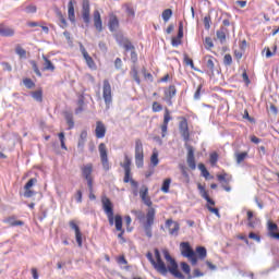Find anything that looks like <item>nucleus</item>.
<instances>
[{
	"label": "nucleus",
	"mask_w": 279,
	"mask_h": 279,
	"mask_svg": "<svg viewBox=\"0 0 279 279\" xmlns=\"http://www.w3.org/2000/svg\"><path fill=\"white\" fill-rule=\"evenodd\" d=\"M162 254L166 258V263L168 264V266L162 262V257L160 256V251L158 248H155V259L154 255L150 252L146 254V257L153 265L154 269H156L158 274H161V276H167V274H169L170 271V274L174 276V278L184 279V275H182L181 271L178 269V263L175 262V259H173V257H171L169 251L163 250Z\"/></svg>",
	"instance_id": "f257e3e1"
},
{
	"label": "nucleus",
	"mask_w": 279,
	"mask_h": 279,
	"mask_svg": "<svg viewBox=\"0 0 279 279\" xmlns=\"http://www.w3.org/2000/svg\"><path fill=\"white\" fill-rule=\"evenodd\" d=\"M101 204L102 210L109 221V226L116 227L117 232H120L118 239H120L121 243H125V238H123V234H125V229H123V217H121V215L114 216V204H112V201H110L108 196H101Z\"/></svg>",
	"instance_id": "f03ea898"
},
{
	"label": "nucleus",
	"mask_w": 279,
	"mask_h": 279,
	"mask_svg": "<svg viewBox=\"0 0 279 279\" xmlns=\"http://www.w3.org/2000/svg\"><path fill=\"white\" fill-rule=\"evenodd\" d=\"M121 167L124 169V179L123 182L128 184L130 182L131 186H134V189H138V182H136L134 179H131L132 175V159L125 155L124 156V162L121 163Z\"/></svg>",
	"instance_id": "7ed1b4c3"
},
{
	"label": "nucleus",
	"mask_w": 279,
	"mask_h": 279,
	"mask_svg": "<svg viewBox=\"0 0 279 279\" xmlns=\"http://www.w3.org/2000/svg\"><path fill=\"white\" fill-rule=\"evenodd\" d=\"M154 221H156V209L149 208L146 213V221L143 222V229L147 239H151V236H154V232L151 230Z\"/></svg>",
	"instance_id": "20e7f679"
},
{
	"label": "nucleus",
	"mask_w": 279,
	"mask_h": 279,
	"mask_svg": "<svg viewBox=\"0 0 279 279\" xmlns=\"http://www.w3.org/2000/svg\"><path fill=\"white\" fill-rule=\"evenodd\" d=\"M197 189H198L201 197H203V199L207 201V210H209V213H213L214 215H216V217H219V209L213 207V206H215V201H213V198H210V195L208 194V191L206 190V187L204 185H202V183H197Z\"/></svg>",
	"instance_id": "39448f33"
},
{
	"label": "nucleus",
	"mask_w": 279,
	"mask_h": 279,
	"mask_svg": "<svg viewBox=\"0 0 279 279\" xmlns=\"http://www.w3.org/2000/svg\"><path fill=\"white\" fill-rule=\"evenodd\" d=\"M135 165L138 169L145 165V150L143 149V141L135 140Z\"/></svg>",
	"instance_id": "423d86ee"
},
{
	"label": "nucleus",
	"mask_w": 279,
	"mask_h": 279,
	"mask_svg": "<svg viewBox=\"0 0 279 279\" xmlns=\"http://www.w3.org/2000/svg\"><path fill=\"white\" fill-rule=\"evenodd\" d=\"M102 99L107 110H110V106H112V85H110L108 78L102 82Z\"/></svg>",
	"instance_id": "0eeeda50"
},
{
	"label": "nucleus",
	"mask_w": 279,
	"mask_h": 279,
	"mask_svg": "<svg viewBox=\"0 0 279 279\" xmlns=\"http://www.w3.org/2000/svg\"><path fill=\"white\" fill-rule=\"evenodd\" d=\"M180 247L182 256L189 258L192 265H197V255L195 254V251H193V248L191 247V244L189 242H182L180 244Z\"/></svg>",
	"instance_id": "6e6552de"
},
{
	"label": "nucleus",
	"mask_w": 279,
	"mask_h": 279,
	"mask_svg": "<svg viewBox=\"0 0 279 279\" xmlns=\"http://www.w3.org/2000/svg\"><path fill=\"white\" fill-rule=\"evenodd\" d=\"M173 121V117L171 116V110L169 108L163 109V121L160 125L161 130V138H165L167 136V132L169 131V122Z\"/></svg>",
	"instance_id": "1a4fd4ad"
},
{
	"label": "nucleus",
	"mask_w": 279,
	"mask_h": 279,
	"mask_svg": "<svg viewBox=\"0 0 279 279\" xmlns=\"http://www.w3.org/2000/svg\"><path fill=\"white\" fill-rule=\"evenodd\" d=\"M82 175L87 182L89 191H93V163H87L81 167Z\"/></svg>",
	"instance_id": "9d476101"
},
{
	"label": "nucleus",
	"mask_w": 279,
	"mask_h": 279,
	"mask_svg": "<svg viewBox=\"0 0 279 279\" xmlns=\"http://www.w3.org/2000/svg\"><path fill=\"white\" fill-rule=\"evenodd\" d=\"M98 150L100 154V162L102 165V168L105 169V171H110V161L108 160V147L104 143H100L98 145Z\"/></svg>",
	"instance_id": "9b49d317"
},
{
	"label": "nucleus",
	"mask_w": 279,
	"mask_h": 279,
	"mask_svg": "<svg viewBox=\"0 0 279 279\" xmlns=\"http://www.w3.org/2000/svg\"><path fill=\"white\" fill-rule=\"evenodd\" d=\"M179 131L185 143H189L191 141V132L189 131V120L186 118L181 117L179 118Z\"/></svg>",
	"instance_id": "f8f14e48"
},
{
	"label": "nucleus",
	"mask_w": 279,
	"mask_h": 279,
	"mask_svg": "<svg viewBox=\"0 0 279 279\" xmlns=\"http://www.w3.org/2000/svg\"><path fill=\"white\" fill-rule=\"evenodd\" d=\"M185 147L187 149V166L190 167V169H192V171H195L197 169V163L195 162V148H193V146L189 144H185Z\"/></svg>",
	"instance_id": "ddd939ff"
},
{
	"label": "nucleus",
	"mask_w": 279,
	"mask_h": 279,
	"mask_svg": "<svg viewBox=\"0 0 279 279\" xmlns=\"http://www.w3.org/2000/svg\"><path fill=\"white\" fill-rule=\"evenodd\" d=\"M163 100L168 104V106H173V97L178 95V88H175V85H170L163 90Z\"/></svg>",
	"instance_id": "4468645a"
},
{
	"label": "nucleus",
	"mask_w": 279,
	"mask_h": 279,
	"mask_svg": "<svg viewBox=\"0 0 279 279\" xmlns=\"http://www.w3.org/2000/svg\"><path fill=\"white\" fill-rule=\"evenodd\" d=\"M80 49L88 69H92V71H97V63H95V60L93 59V57L88 54V51H86V48L84 47V45L81 44Z\"/></svg>",
	"instance_id": "2eb2a0df"
},
{
	"label": "nucleus",
	"mask_w": 279,
	"mask_h": 279,
	"mask_svg": "<svg viewBox=\"0 0 279 279\" xmlns=\"http://www.w3.org/2000/svg\"><path fill=\"white\" fill-rule=\"evenodd\" d=\"M140 197L145 206L151 208L154 203L151 202V197H149V187H147V185H143L140 190Z\"/></svg>",
	"instance_id": "dca6fc26"
},
{
	"label": "nucleus",
	"mask_w": 279,
	"mask_h": 279,
	"mask_svg": "<svg viewBox=\"0 0 279 279\" xmlns=\"http://www.w3.org/2000/svg\"><path fill=\"white\" fill-rule=\"evenodd\" d=\"M82 17H83L84 23H86V25H88V23H90V1H88V0H83Z\"/></svg>",
	"instance_id": "f3484780"
},
{
	"label": "nucleus",
	"mask_w": 279,
	"mask_h": 279,
	"mask_svg": "<svg viewBox=\"0 0 279 279\" xmlns=\"http://www.w3.org/2000/svg\"><path fill=\"white\" fill-rule=\"evenodd\" d=\"M121 27L119 16L114 12L109 13L108 28L110 32H117Z\"/></svg>",
	"instance_id": "a211bd4d"
},
{
	"label": "nucleus",
	"mask_w": 279,
	"mask_h": 279,
	"mask_svg": "<svg viewBox=\"0 0 279 279\" xmlns=\"http://www.w3.org/2000/svg\"><path fill=\"white\" fill-rule=\"evenodd\" d=\"M182 38H184V24L180 22L178 35L171 39L172 47H180L182 45Z\"/></svg>",
	"instance_id": "6ab92c4d"
},
{
	"label": "nucleus",
	"mask_w": 279,
	"mask_h": 279,
	"mask_svg": "<svg viewBox=\"0 0 279 279\" xmlns=\"http://www.w3.org/2000/svg\"><path fill=\"white\" fill-rule=\"evenodd\" d=\"M69 226H70L71 230H74V232H75V239H76V243H77L78 247H82L83 240H82V231L80 230V226H77L75 220H71L69 222Z\"/></svg>",
	"instance_id": "aec40b11"
},
{
	"label": "nucleus",
	"mask_w": 279,
	"mask_h": 279,
	"mask_svg": "<svg viewBox=\"0 0 279 279\" xmlns=\"http://www.w3.org/2000/svg\"><path fill=\"white\" fill-rule=\"evenodd\" d=\"M16 32L11 26H8L5 23L0 24V36L3 38H12Z\"/></svg>",
	"instance_id": "412c9836"
},
{
	"label": "nucleus",
	"mask_w": 279,
	"mask_h": 279,
	"mask_svg": "<svg viewBox=\"0 0 279 279\" xmlns=\"http://www.w3.org/2000/svg\"><path fill=\"white\" fill-rule=\"evenodd\" d=\"M38 183V179L36 178H32L25 185H24V197H34V195H36V193L34 191H32V186H34V184Z\"/></svg>",
	"instance_id": "4be33fe9"
},
{
	"label": "nucleus",
	"mask_w": 279,
	"mask_h": 279,
	"mask_svg": "<svg viewBox=\"0 0 279 279\" xmlns=\"http://www.w3.org/2000/svg\"><path fill=\"white\" fill-rule=\"evenodd\" d=\"M94 27L97 32H104V22L101 21V13L99 10H95L93 13Z\"/></svg>",
	"instance_id": "5701e85b"
},
{
	"label": "nucleus",
	"mask_w": 279,
	"mask_h": 279,
	"mask_svg": "<svg viewBox=\"0 0 279 279\" xmlns=\"http://www.w3.org/2000/svg\"><path fill=\"white\" fill-rule=\"evenodd\" d=\"M166 227L169 228V234H171L172 236H178V232H180V223L168 219L166 221Z\"/></svg>",
	"instance_id": "b1692460"
},
{
	"label": "nucleus",
	"mask_w": 279,
	"mask_h": 279,
	"mask_svg": "<svg viewBox=\"0 0 279 279\" xmlns=\"http://www.w3.org/2000/svg\"><path fill=\"white\" fill-rule=\"evenodd\" d=\"M106 124L102 121L96 122L95 136L96 138H105L106 137Z\"/></svg>",
	"instance_id": "393cba45"
},
{
	"label": "nucleus",
	"mask_w": 279,
	"mask_h": 279,
	"mask_svg": "<svg viewBox=\"0 0 279 279\" xmlns=\"http://www.w3.org/2000/svg\"><path fill=\"white\" fill-rule=\"evenodd\" d=\"M267 226L268 236H270V239H276L277 241H279L278 225H276V222L268 221Z\"/></svg>",
	"instance_id": "a878e982"
},
{
	"label": "nucleus",
	"mask_w": 279,
	"mask_h": 279,
	"mask_svg": "<svg viewBox=\"0 0 279 279\" xmlns=\"http://www.w3.org/2000/svg\"><path fill=\"white\" fill-rule=\"evenodd\" d=\"M204 62L207 71H209V73H215V62H217V59L210 54H207L204 57Z\"/></svg>",
	"instance_id": "bb28decb"
},
{
	"label": "nucleus",
	"mask_w": 279,
	"mask_h": 279,
	"mask_svg": "<svg viewBox=\"0 0 279 279\" xmlns=\"http://www.w3.org/2000/svg\"><path fill=\"white\" fill-rule=\"evenodd\" d=\"M3 223H8L11 228H16L17 226H25L23 220H16V216H10L3 220Z\"/></svg>",
	"instance_id": "cd10ccee"
},
{
	"label": "nucleus",
	"mask_w": 279,
	"mask_h": 279,
	"mask_svg": "<svg viewBox=\"0 0 279 279\" xmlns=\"http://www.w3.org/2000/svg\"><path fill=\"white\" fill-rule=\"evenodd\" d=\"M43 60H44L43 71H51V73H53V71H56V65H53L51 60H49L46 56H43Z\"/></svg>",
	"instance_id": "c85d7f7f"
},
{
	"label": "nucleus",
	"mask_w": 279,
	"mask_h": 279,
	"mask_svg": "<svg viewBox=\"0 0 279 279\" xmlns=\"http://www.w3.org/2000/svg\"><path fill=\"white\" fill-rule=\"evenodd\" d=\"M68 16L72 23H75V7L73 5L72 0L68 3Z\"/></svg>",
	"instance_id": "c756f323"
},
{
	"label": "nucleus",
	"mask_w": 279,
	"mask_h": 279,
	"mask_svg": "<svg viewBox=\"0 0 279 279\" xmlns=\"http://www.w3.org/2000/svg\"><path fill=\"white\" fill-rule=\"evenodd\" d=\"M130 76L136 82V84L141 85V76L138 75V68L133 65L130 71Z\"/></svg>",
	"instance_id": "7c9ffc66"
},
{
	"label": "nucleus",
	"mask_w": 279,
	"mask_h": 279,
	"mask_svg": "<svg viewBox=\"0 0 279 279\" xmlns=\"http://www.w3.org/2000/svg\"><path fill=\"white\" fill-rule=\"evenodd\" d=\"M217 180L219 182H225L226 184L232 182V175L228 174L226 171H222L221 174H217Z\"/></svg>",
	"instance_id": "2f4dec72"
},
{
	"label": "nucleus",
	"mask_w": 279,
	"mask_h": 279,
	"mask_svg": "<svg viewBox=\"0 0 279 279\" xmlns=\"http://www.w3.org/2000/svg\"><path fill=\"white\" fill-rule=\"evenodd\" d=\"M196 254L198 255V258L201 260H204L206 258V256H208V252L206 251V247H204V246H197Z\"/></svg>",
	"instance_id": "473e14b6"
},
{
	"label": "nucleus",
	"mask_w": 279,
	"mask_h": 279,
	"mask_svg": "<svg viewBox=\"0 0 279 279\" xmlns=\"http://www.w3.org/2000/svg\"><path fill=\"white\" fill-rule=\"evenodd\" d=\"M226 32H228L226 27H220V29L216 32V36L220 43H226Z\"/></svg>",
	"instance_id": "72a5a7b5"
},
{
	"label": "nucleus",
	"mask_w": 279,
	"mask_h": 279,
	"mask_svg": "<svg viewBox=\"0 0 279 279\" xmlns=\"http://www.w3.org/2000/svg\"><path fill=\"white\" fill-rule=\"evenodd\" d=\"M86 138H88V132L82 131L78 140L77 147L83 148L84 145L86 144Z\"/></svg>",
	"instance_id": "f704fd0d"
},
{
	"label": "nucleus",
	"mask_w": 279,
	"mask_h": 279,
	"mask_svg": "<svg viewBox=\"0 0 279 279\" xmlns=\"http://www.w3.org/2000/svg\"><path fill=\"white\" fill-rule=\"evenodd\" d=\"M125 12L128 15V21H134L136 16V12L134 11V8L126 5Z\"/></svg>",
	"instance_id": "c9c22d12"
},
{
	"label": "nucleus",
	"mask_w": 279,
	"mask_h": 279,
	"mask_svg": "<svg viewBox=\"0 0 279 279\" xmlns=\"http://www.w3.org/2000/svg\"><path fill=\"white\" fill-rule=\"evenodd\" d=\"M65 121L66 124L69 125V130H73L75 128V122L73 121V113H65Z\"/></svg>",
	"instance_id": "e433bc0d"
},
{
	"label": "nucleus",
	"mask_w": 279,
	"mask_h": 279,
	"mask_svg": "<svg viewBox=\"0 0 279 279\" xmlns=\"http://www.w3.org/2000/svg\"><path fill=\"white\" fill-rule=\"evenodd\" d=\"M15 53L20 56V58H27V50L24 49L21 45L15 47Z\"/></svg>",
	"instance_id": "4c0bfd02"
},
{
	"label": "nucleus",
	"mask_w": 279,
	"mask_h": 279,
	"mask_svg": "<svg viewBox=\"0 0 279 279\" xmlns=\"http://www.w3.org/2000/svg\"><path fill=\"white\" fill-rule=\"evenodd\" d=\"M162 20L165 21V23H168V21L171 19V16H173V11L171 9H166L162 11Z\"/></svg>",
	"instance_id": "58836bf2"
},
{
	"label": "nucleus",
	"mask_w": 279,
	"mask_h": 279,
	"mask_svg": "<svg viewBox=\"0 0 279 279\" xmlns=\"http://www.w3.org/2000/svg\"><path fill=\"white\" fill-rule=\"evenodd\" d=\"M171 187V179H165L161 185L162 193H169V189Z\"/></svg>",
	"instance_id": "ea45409f"
},
{
	"label": "nucleus",
	"mask_w": 279,
	"mask_h": 279,
	"mask_svg": "<svg viewBox=\"0 0 279 279\" xmlns=\"http://www.w3.org/2000/svg\"><path fill=\"white\" fill-rule=\"evenodd\" d=\"M247 156H248L247 151L235 154V161H236V163L241 165V162H243L245 160V158H247Z\"/></svg>",
	"instance_id": "a19ab883"
},
{
	"label": "nucleus",
	"mask_w": 279,
	"mask_h": 279,
	"mask_svg": "<svg viewBox=\"0 0 279 279\" xmlns=\"http://www.w3.org/2000/svg\"><path fill=\"white\" fill-rule=\"evenodd\" d=\"M246 217H247V226L248 228H256V223L254 221H252V219H254V213L252 210H248L246 213Z\"/></svg>",
	"instance_id": "79ce46f5"
},
{
	"label": "nucleus",
	"mask_w": 279,
	"mask_h": 279,
	"mask_svg": "<svg viewBox=\"0 0 279 279\" xmlns=\"http://www.w3.org/2000/svg\"><path fill=\"white\" fill-rule=\"evenodd\" d=\"M159 162L160 160L158 159V150H154L153 155L150 156V163L153 165V167H158Z\"/></svg>",
	"instance_id": "37998d69"
},
{
	"label": "nucleus",
	"mask_w": 279,
	"mask_h": 279,
	"mask_svg": "<svg viewBox=\"0 0 279 279\" xmlns=\"http://www.w3.org/2000/svg\"><path fill=\"white\" fill-rule=\"evenodd\" d=\"M58 136L61 143V149H64V151H66L69 148L66 147V143H65L66 137L64 136V132L59 133Z\"/></svg>",
	"instance_id": "c03bdc74"
},
{
	"label": "nucleus",
	"mask_w": 279,
	"mask_h": 279,
	"mask_svg": "<svg viewBox=\"0 0 279 279\" xmlns=\"http://www.w3.org/2000/svg\"><path fill=\"white\" fill-rule=\"evenodd\" d=\"M32 97H33V99H35V101L41 102L43 101V89H38L36 92H33Z\"/></svg>",
	"instance_id": "a18cd8bd"
},
{
	"label": "nucleus",
	"mask_w": 279,
	"mask_h": 279,
	"mask_svg": "<svg viewBox=\"0 0 279 279\" xmlns=\"http://www.w3.org/2000/svg\"><path fill=\"white\" fill-rule=\"evenodd\" d=\"M219 160V155L217 153H213L209 156V162L213 167H215V165H217V161Z\"/></svg>",
	"instance_id": "49530a36"
},
{
	"label": "nucleus",
	"mask_w": 279,
	"mask_h": 279,
	"mask_svg": "<svg viewBox=\"0 0 279 279\" xmlns=\"http://www.w3.org/2000/svg\"><path fill=\"white\" fill-rule=\"evenodd\" d=\"M31 64L33 66L34 73H36L38 77H43V73L40 72V69H38V63H36V61H31Z\"/></svg>",
	"instance_id": "de8ad7c7"
},
{
	"label": "nucleus",
	"mask_w": 279,
	"mask_h": 279,
	"mask_svg": "<svg viewBox=\"0 0 279 279\" xmlns=\"http://www.w3.org/2000/svg\"><path fill=\"white\" fill-rule=\"evenodd\" d=\"M142 73H143L145 80H148L149 82H154V75H151V73L147 72V68H143Z\"/></svg>",
	"instance_id": "09e8293b"
},
{
	"label": "nucleus",
	"mask_w": 279,
	"mask_h": 279,
	"mask_svg": "<svg viewBox=\"0 0 279 279\" xmlns=\"http://www.w3.org/2000/svg\"><path fill=\"white\" fill-rule=\"evenodd\" d=\"M153 112H162V106L158 101H154L151 105Z\"/></svg>",
	"instance_id": "8fccbe9b"
},
{
	"label": "nucleus",
	"mask_w": 279,
	"mask_h": 279,
	"mask_svg": "<svg viewBox=\"0 0 279 279\" xmlns=\"http://www.w3.org/2000/svg\"><path fill=\"white\" fill-rule=\"evenodd\" d=\"M23 84H24V86H26L29 89H32L36 86V83H34V81H32V78H24Z\"/></svg>",
	"instance_id": "3c124183"
},
{
	"label": "nucleus",
	"mask_w": 279,
	"mask_h": 279,
	"mask_svg": "<svg viewBox=\"0 0 279 279\" xmlns=\"http://www.w3.org/2000/svg\"><path fill=\"white\" fill-rule=\"evenodd\" d=\"M215 47V44L213 43V38L206 37L205 38V49H213Z\"/></svg>",
	"instance_id": "603ef678"
},
{
	"label": "nucleus",
	"mask_w": 279,
	"mask_h": 279,
	"mask_svg": "<svg viewBox=\"0 0 279 279\" xmlns=\"http://www.w3.org/2000/svg\"><path fill=\"white\" fill-rule=\"evenodd\" d=\"M223 64H226V66H230V64H232V54L230 53L225 54Z\"/></svg>",
	"instance_id": "864d4df0"
},
{
	"label": "nucleus",
	"mask_w": 279,
	"mask_h": 279,
	"mask_svg": "<svg viewBox=\"0 0 279 279\" xmlns=\"http://www.w3.org/2000/svg\"><path fill=\"white\" fill-rule=\"evenodd\" d=\"M123 47L125 51H132L134 49V45H132V43L128 39L124 40Z\"/></svg>",
	"instance_id": "5fc2aeb1"
},
{
	"label": "nucleus",
	"mask_w": 279,
	"mask_h": 279,
	"mask_svg": "<svg viewBox=\"0 0 279 279\" xmlns=\"http://www.w3.org/2000/svg\"><path fill=\"white\" fill-rule=\"evenodd\" d=\"M131 213H132V215H135V217H136L140 221L143 220V219H145V215H144L143 211H141V210L134 209V210H132Z\"/></svg>",
	"instance_id": "6e6d98bb"
},
{
	"label": "nucleus",
	"mask_w": 279,
	"mask_h": 279,
	"mask_svg": "<svg viewBox=\"0 0 279 279\" xmlns=\"http://www.w3.org/2000/svg\"><path fill=\"white\" fill-rule=\"evenodd\" d=\"M57 15L61 23V27H66V19H64V15L62 14V12H58Z\"/></svg>",
	"instance_id": "4d7b16f0"
},
{
	"label": "nucleus",
	"mask_w": 279,
	"mask_h": 279,
	"mask_svg": "<svg viewBox=\"0 0 279 279\" xmlns=\"http://www.w3.org/2000/svg\"><path fill=\"white\" fill-rule=\"evenodd\" d=\"M181 269L187 276L191 274V266H189V264H186V263H181Z\"/></svg>",
	"instance_id": "13d9d810"
},
{
	"label": "nucleus",
	"mask_w": 279,
	"mask_h": 279,
	"mask_svg": "<svg viewBox=\"0 0 279 279\" xmlns=\"http://www.w3.org/2000/svg\"><path fill=\"white\" fill-rule=\"evenodd\" d=\"M184 62L187 66H191V69H195V63L193 62V59L189 58V56L184 57Z\"/></svg>",
	"instance_id": "bf43d9fd"
},
{
	"label": "nucleus",
	"mask_w": 279,
	"mask_h": 279,
	"mask_svg": "<svg viewBox=\"0 0 279 279\" xmlns=\"http://www.w3.org/2000/svg\"><path fill=\"white\" fill-rule=\"evenodd\" d=\"M180 170H181V173H182L183 178H186V180H189V171H187L186 166L181 165Z\"/></svg>",
	"instance_id": "052dcab7"
},
{
	"label": "nucleus",
	"mask_w": 279,
	"mask_h": 279,
	"mask_svg": "<svg viewBox=\"0 0 279 279\" xmlns=\"http://www.w3.org/2000/svg\"><path fill=\"white\" fill-rule=\"evenodd\" d=\"M118 265H128V259H125V255H121L117 257Z\"/></svg>",
	"instance_id": "680f3d73"
},
{
	"label": "nucleus",
	"mask_w": 279,
	"mask_h": 279,
	"mask_svg": "<svg viewBox=\"0 0 279 279\" xmlns=\"http://www.w3.org/2000/svg\"><path fill=\"white\" fill-rule=\"evenodd\" d=\"M210 16H205L204 20H203V23L205 25V29H210Z\"/></svg>",
	"instance_id": "e2e57ef3"
},
{
	"label": "nucleus",
	"mask_w": 279,
	"mask_h": 279,
	"mask_svg": "<svg viewBox=\"0 0 279 279\" xmlns=\"http://www.w3.org/2000/svg\"><path fill=\"white\" fill-rule=\"evenodd\" d=\"M243 82H245L246 86H250V76L247 75V72L244 70L242 73Z\"/></svg>",
	"instance_id": "0e129e2a"
},
{
	"label": "nucleus",
	"mask_w": 279,
	"mask_h": 279,
	"mask_svg": "<svg viewBox=\"0 0 279 279\" xmlns=\"http://www.w3.org/2000/svg\"><path fill=\"white\" fill-rule=\"evenodd\" d=\"M248 239H253L254 241H257V243H260V238L254 232L248 234Z\"/></svg>",
	"instance_id": "69168bd1"
},
{
	"label": "nucleus",
	"mask_w": 279,
	"mask_h": 279,
	"mask_svg": "<svg viewBox=\"0 0 279 279\" xmlns=\"http://www.w3.org/2000/svg\"><path fill=\"white\" fill-rule=\"evenodd\" d=\"M36 5H28L27 8H26V12H27V14H34V13H36Z\"/></svg>",
	"instance_id": "338daca9"
},
{
	"label": "nucleus",
	"mask_w": 279,
	"mask_h": 279,
	"mask_svg": "<svg viewBox=\"0 0 279 279\" xmlns=\"http://www.w3.org/2000/svg\"><path fill=\"white\" fill-rule=\"evenodd\" d=\"M75 197H76L77 204H82V191L81 190L76 191Z\"/></svg>",
	"instance_id": "774afa93"
}]
</instances>
